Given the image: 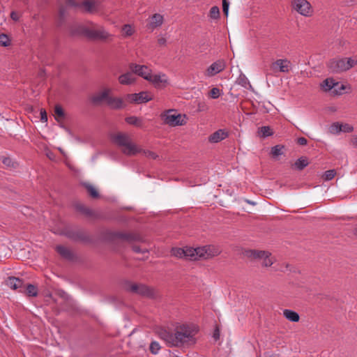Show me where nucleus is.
<instances>
[{"instance_id":"41","label":"nucleus","mask_w":357,"mask_h":357,"mask_svg":"<svg viewBox=\"0 0 357 357\" xmlns=\"http://www.w3.org/2000/svg\"><path fill=\"white\" fill-rule=\"evenodd\" d=\"M10 45V39L7 35L4 33L0 34V45L7 47Z\"/></svg>"},{"instance_id":"17","label":"nucleus","mask_w":357,"mask_h":357,"mask_svg":"<svg viewBox=\"0 0 357 357\" xmlns=\"http://www.w3.org/2000/svg\"><path fill=\"white\" fill-rule=\"evenodd\" d=\"M228 133L224 130L220 129L211 134L208 137V141L211 143H218L223 139H225L226 137H227Z\"/></svg>"},{"instance_id":"35","label":"nucleus","mask_w":357,"mask_h":357,"mask_svg":"<svg viewBox=\"0 0 357 357\" xmlns=\"http://www.w3.org/2000/svg\"><path fill=\"white\" fill-rule=\"evenodd\" d=\"M76 208L86 216L93 215V211L83 204H77Z\"/></svg>"},{"instance_id":"46","label":"nucleus","mask_w":357,"mask_h":357,"mask_svg":"<svg viewBox=\"0 0 357 357\" xmlns=\"http://www.w3.org/2000/svg\"><path fill=\"white\" fill-rule=\"evenodd\" d=\"M220 96V90L217 88V87H214L213 88L210 92H209V96L211 98H213V99H216L218 98L219 96Z\"/></svg>"},{"instance_id":"56","label":"nucleus","mask_w":357,"mask_h":357,"mask_svg":"<svg viewBox=\"0 0 357 357\" xmlns=\"http://www.w3.org/2000/svg\"><path fill=\"white\" fill-rule=\"evenodd\" d=\"M58 294L59 296H61V298H64V299H67L68 298V295L66 294V293L63 291H59L58 292Z\"/></svg>"},{"instance_id":"16","label":"nucleus","mask_w":357,"mask_h":357,"mask_svg":"<svg viewBox=\"0 0 357 357\" xmlns=\"http://www.w3.org/2000/svg\"><path fill=\"white\" fill-rule=\"evenodd\" d=\"M6 285L13 289H19L20 292L23 291L24 282L22 280L15 277H9L6 280Z\"/></svg>"},{"instance_id":"50","label":"nucleus","mask_w":357,"mask_h":357,"mask_svg":"<svg viewBox=\"0 0 357 357\" xmlns=\"http://www.w3.org/2000/svg\"><path fill=\"white\" fill-rule=\"evenodd\" d=\"M66 1H67V3L70 6H73V7H79L80 6V3L76 2L75 0H66Z\"/></svg>"},{"instance_id":"43","label":"nucleus","mask_w":357,"mask_h":357,"mask_svg":"<svg viewBox=\"0 0 357 357\" xmlns=\"http://www.w3.org/2000/svg\"><path fill=\"white\" fill-rule=\"evenodd\" d=\"M149 349L152 354H156L160 349V346L158 342L153 341L151 343Z\"/></svg>"},{"instance_id":"59","label":"nucleus","mask_w":357,"mask_h":357,"mask_svg":"<svg viewBox=\"0 0 357 357\" xmlns=\"http://www.w3.org/2000/svg\"><path fill=\"white\" fill-rule=\"evenodd\" d=\"M354 234L357 235V226L354 228Z\"/></svg>"},{"instance_id":"55","label":"nucleus","mask_w":357,"mask_h":357,"mask_svg":"<svg viewBox=\"0 0 357 357\" xmlns=\"http://www.w3.org/2000/svg\"><path fill=\"white\" fill-rule=\"evenodd\" d=\"M10 17L15 21H17L19 20L18 14L15 11L11 12Z\"/></svg>"},{"instance_id":"33","label":"nucleus","mask_w":357,"mask_h":357,"mask_svg":"<svg viewBox=\"0 0 357 357\" xmlns=\"http://www.w3.org/2000/svg\"><path fill=\"white\" fill-rule=\"evenodd\" d=\"M346 64L347 70L357 65V57H344Z\"/></svg>"},{"instance_id":"19","label":"nucleus","mask_w":357,"mask_h":357,"mask_svg":"<svg viewBox=\"0 0 357 357\" xmlns=\"http://www.w3.org/2000/svg\"><path fill=\"white\" fill-rule=\"evenodd\" d=\"M163 22V16L160 14L155 13L151 16V21L148 24V28L153 30L157 27L160 26L162 24Z\"/></svg>"},{"instance_id":"23","label":"nucleus","mask_w":357,"mask_h":357,"mask_svg":"<svg viewBox=\"0 0 357 357\" xmlns=\"http://www.w3.org/2000/svg\"><path fill=\"white\" fill-rule=\"evenodd\" d=\"M56 252L63 258L67 259H72L73 254L68 248L63 245H57L56 247Z\"/></svg>"},{"instance_id":"7","label":"nucleus","mask_w":357,"mask_h":357,"mask_svg":"<svg viewBox=\"0 0 357 357\" xmlns=\"http://www.w3.org/2000/svg\"><path fill=\"white\" fill-rule=\"evenodd\" d=\"M291 6L294 10L303 16L309 17L312 13V6L307 0H294Z\"/></svg>"},{"instance_id":"4","label":"nucleus","mask_w":357,"mask_h":357,"mask_svg":"<svg viewBox=\"0 0 357 357\" xmlns=\"http://www.w3.org/2000/svg\"><path fill=\"white\" fill-rule=\"evenodd\" d=\"M122 288L126 291L143 297L153 298L155 296V290L144 284H137L129 280H124L122 282Z\"/></svg>"},{"instance_id":"49","label":"nucleus","mask_w":357,"mask_h":357,"mask_svg":"<svg viewBox=\"0 0 357 357\" xmlns=\"http://www.w3.org/2000/svg\"><path fill=\"white\" fill-rule=\"evenodd\" d=\"M132 250L137 253H145V252H147V250L146 249H142L138 245H133L132 246Z\"/></svg>"},{"instance_id":"39","label":"nucleus","mask_w":357,"mask_h":357,"mask_svg":"<svg viewBox=\"0 0 357 357\" xmlns=\"http://www.w3.org/2000/svg\"><path fill=\"white\" fill-rule=\"evenodd\" d=\"M237 83L239 85H241L245 88H246L248 85H250V82H249L248 78L245 77V75H244L243 74H241L238 77V78L237 79Z\"/></svg>"},{"instance_id":"15","label":"nucleus","mask_w":357,"mask_h":357,"mask_svg":"<svg viewBox=\"0 0 357 357\" xmlns=\"http://www.w3.org/2000/svg\"><path fill=\"white\" fill-rule=\"evenodd\" d=\"M290 61L287 59H278L271 64V69L276 72L278 70L281 73H288L290 69Z\"/></svg>"},{"instance_id":"51","label":"nucleus","mask_w":357,"mask_h":357,"mask_svg":"<svg viewBox=\"0 0 357 357\" xmlns=\"http://www.w3.org/2000/svg\"><path fill=\"white\" fill-rule=\"evenodd\" d=\"M297 142L300 145L305 146L307 144V140L305 137H301L298 138Z\"/></svg>"},{"instance_id":"36","label":"nucleus","mask_w":357,"mask_h":357,"mask_svg":"<svg viewBox=\"0 0 357 357\" xmlns=\"http://www.w3.org/2000/svg\"><path fill=\"white\" fill-rule=\"evenodd\" d=\"M209 17L211 19L218 20L220 17V9L218 6H213L209 11Z\"/></svg>"},{"instance_id":"25","label":"nucleus","mask_w":357,"mask_h":357,"mask_svg":"<svg viewBox=\"0 0 357 357\" xmlns=\"http://www.w3.org/2000/svg\"><path fill=\"white\" fill-rule=\"evenodd\" d=\"M309 165L308 160L306 157L302 156L299 158L293 165L292 167L299 171L303 170Z\"/></svg>"},{"instance_id":"22","label":"nucleus","mask_w":357,"mask_h":357,"mask_svg":"<svg viewBox=\"0 0 357 357\" xmlns=\"http://www.w3.org/2000/svg\"><path fill=\"white\" fill-rule=\"evenodd\" d=\"M79 3V7H82L85 12L91 13L97 10V3L94 1L86 0Z\"/></svg>"},{"instance_id":"10","label":"nucleus","mask_w":357,"mask_h":357,"mask_svg":"<svg viewBox=\"0 0 357 357\" xmlns=\"http://www.w3.org/2000/svg\"><path fill=\"white\" fill-rule=\"evenodd\" d=\"M66 235L75 241H80L82 243H90L91 241V237L86 231L82 229L69 230L66 232Z\"/></svg>"},{"instance_id":"57","label":"nucleus","mask_w":357,"mask_h":357,"mask_svg":"<svg viewBox=\"0 0 357 357\" xmlns=\"http://www.w3.org/2000/svg\"><path fill=\"white\" fill-rule=\"evenodd\" d=\"M351 144L354 146H357V137H354L351 139Z\"/></svg>"},{"instance_id":"42","label":"nucleus","mask_w":357,"mask_h":357,"mask_svg":"<svg viewBox=\"0 0 357 357\" xmlns=\"http://www.w3.org/2000/svg\"><path fill=\"white\" fill-rule=\"evenodd\" d=\"M139 153H142L145 157L149 158L155 160L158 158V155L155 153H154L151 151H149V150H142L141 149V151Z\"/></svg>"},{"instance_id":"37","label":"nucleus","mask_w":357,"mask_h":357,"mask_svg":"<svg viewBox=\"0 0 357 357\" xmlns=\"http://www.w3.org/2000/svg\"><path fill=\"white\" fill-rule=\"evenodd\" d=\"M329 132L331 134H337L341 132L340 123H333L329 128Z\"/></svg>"},{"instance_id":"8","label":"nucleus","mask_w":357,"mask_h":357,"mask_svg":"<svg viewBox=\"0 0 357 357\" xmlns=\"http://www.w3.org/2000/svg\"><path fill=\"white\" fill-rule=\"evenodd\" d=\"M248 256L252 259H261L262 266L265 267L271 266L273 264V259L270 257V253L261 250H249L247 252Z\"/></svg>"},{"instance_id":"34","label":"nucleus","mask_w":357,"mask_h":357,"mask_svg":"<svg viewBox=\"0 0 357 357\" xmlns=\"http://www.w3.org/2000/svg\"><path fill=\"white\" fill-rule=\"evenodd\" d=\"M259 133L261 137H267L273 135V132L269 126H262L259 128Z\"/></svg>"},{"instance_id":"11","label":"nucleus","mask_w":357,"mask_h":357,"mask_svg":"<svg viewBox=\"0 0 357 357\" xmlns=\"http://www.w3.org/2000/svg\"><path fill=\"white\" fill-rule=\"evenodd\" d=\"M126 100L132 103H144L152 100V97L147 91H142L138 93H131L126 96Z\"/></svg>"},{"instance_id":"13","label":"nucleus","mask_w":357,"mask_h":357,"mask_svg":"<svg viewBox=\"0 0 357 357\" xmlns=\"http://www.w3.org/2000/svg\"><path fill=\"white\" fill-rule=\"evenodd\" d=\"M226 68V62L224 59H219L213 62L206 70L205 75L213 77L223 71Z\"/></svg>"},{"instance_id":"28","label":"nucleus","mask_w":357,"mask_h":357,"mask_svg":"<svg viewBox=\"0 0 357 357\" xmlns=\"http://www.w3.org/2000/svg\"><path fill=\"white\" fill-rule=\"evenodd\" d=\"M83 185L84 186V188L87 190V192L92 198L98 199L100 197L98 190L91 184L85 183L83 184Z\"/></svg>"},{"instance_id":"6","label":"nucleus","mask_w":357,"mask_h":357,"mask_svg":"<svg viewBox=\"0 0 357 357\" xmlns=\"http://www.w3.org/2000/svg\"><path fill=\"white\" fill-rule=\"evenodd\" d=\"M160 116L164 123L170 126H182L185 123L181 119V115L177 114L174 110H168L162 113Z\"/></svg>"},{"instance_id":"30","label":"nucleus","mask_w":357,"mask_h":357,"mask_svg":"<svg viewBox=\"0 0 357 357\" xmlns=\"http://www.w3.org/2000/svg\"><path fill=\"white\" fill-rule=\"evenodd\" d=\"M25 294L28 296L36 297L38 295V289L35 285L28 284L25 289Z\"/></svg>"},{"instance_id":"52","label":"nucleus","mask_w":357,"mask_h":357,"mask_svg":"<svg viewBox=\"0 0 357 357\" xmlns=\"http://www.w3.org/2000/svg\"><path fill=\"white\" fill-rule=\"evenodd\" d=\"M66 13V8L63 6H61L59 11V17L61 18H63L65 17Z\"/></svg>"},{"instance_id":"27","label":"nucleus","mask_w":357,"mask_h":357,"mask_svg":"<svg viewBox=\"0 0 357 357\" xmlns=\"http://www.w3.org/2000/svg\"><path fill=\"white\" fill-rule=\"evenodd\" d=\"M285 147L283 145L278 144L271 148V155L274 159H277L279 155L284 154Z\"/></svg>"},{"instance_id":"32","label":"nucleus","mask_w":357,"mask_h":357,"mask_svg":"<svg viewBox=\"0 0 357 357\" xmlns=\"http://www.w3.org/2000/svg\"><path fill=\"white\" fill-rule=\"evenodd\" d=\"M55 119L59 121L65 116L64 111L61 105H56L54 108Z\"/></svg>"},{"instance_id":"18","label":"nucleus","mask_w":357,"mask_h":357,"mask_svg":"<svg viewBox=\"0 0 357 357\" xmlns=\"http://www.w3.org/2000/svg\"><path fill=\"white\" fill-rule=\"evenodd\" d=\"M149 82H151L155 87H160L162 84H167V79L165 74L151 75Z\"/></svg>"},{"instance_id":"24","label":"nucleus","mask_w":357,"mask_h":357,"mask_svg":"<svg viewBox=\"0 0 357 357\" xmlns=\"http://www.w3.org/2000/svg\"><path fill=\"white\" fill-rule=\"evenodd\" d=\"M283 316L290 321L298 322L300 319L299 314L291 310L285 309L283 311Z\"/></svg>"},{"instance_id":"47","label":"nucleus","mask_w":357,"mask_h":357,"mask_svg":"<svg viewBox=\"0 0 357 357\" xmlns=\"http://www.w3.org/2000/svg\"><path fill=\"white\" fill-rule=\"evenodd\" d=\"M229 6V3L227 0H222V10L226 16L228 15Z\"/></svg>"},{"instance_id":"5","label":"nucleus","mask_w":357,"mask_h":357,"mask_svg":"<svg viewBox=\"0 0 357 357\" xmlns=\"http://www.w3.org/2000/svg\"><path fill=\"white\" fill-rule=\"evenodd\" d=\"M91 27L81 26L80 33L91 40H105L112 36L103 26L98 24L90 23Z\"/></svg>"},{"instance_id":"9","label":"nucleus","mask_w":357,"mask_h":357,"mask_svg":"<svg viewBox=\"0 0 357 357\" xmlns=\"http://www.w3.org/2000/svg\"><path fill=\"white\" fill-rule=\"evenodd\" d=\"M327 66L330 71L334 73H340L347 71L344 58H335L331 59L328 62Z\"/></svg>"},{"instance_id":"58","label":"nucleus","mask_w":357,"mask_h":357,"mask_svg":"<svg viewBox=\"0 0 357 357\" xmlns=\"http://www.w3.org/2000/svg\"><path fill=\"white\" fill-rule=\"evenodd\" d=\"M47 296H49L50 298H51L53 300V301H54V303H56V299H54V298L52 297V295L51 294H50Z\"/></svg>"},{"instance_id":"48","label":"nucleus","mask_w":357,"mask_h":357,"mask_svg":"<svg viewBox=\"0 0 357 357\" xmlns=\"http://www.w3.org/2000/svg\"><path fill=\"white\" fill-rule=\"evenodd\" d=\"M40 114V121L42 122H47V115L46 111L43 109H41Z\"/></svg>"},{"instance_id":"2","label":"nucleus","mask_w":357,"mask_h":357,"mask_svg":"<svg viewBox=\"0 0 357 357\" xmlns=\"http://www.w3.org/2000/svg\"><path fill=\"white\" fill-rule=\"evenodd\" d=\"M173 256L178 258H185L189 260L207 259L218 256L220 253L219 248L214 245H206L197 248L185 247L183 248H174L172 249Z\"/></svg>"},{"instance_id":"45","label":"nucleus","mask_w":357,"mask_h":357,"mask_svg":"<svg viewBox=\"0 0 357 357\" xmlns=\"http://www.w3.org/2000/svg\"><path fill=\"white\" fill-rule=\"evenodd\" d=\"M341 132H351L354 130V127L349 123H340Z\"/></svg>"},{"instance_id":"40","label":"nucleus","mask_w":357,"mask_h":357,"mask_svg":"<svg viewBox=\"0 0 357 357\" xmlns=\"http://www.w3.org/2000/svg\"><path fill=\"white\" fill-rule=\"evenodd\" d=\"M123 35L126 37L130 36L133 34L134 31L130 24H125L122 28Z\"/></svg>"},{"instance_id":"54","label":"nucleus","mask_w":357,"mask_h":357,"mask_svg":"<svg viewBox=\"0 0 357 357\" xmlns=\"http://www.w3.org/2000/svg\"><path fill=\"white\" fill-rule=\"evenodd\" d=\"M158 43L160 46H165L166 45L167 40L165 38L162 37L158 38Z\"/></svg>"},{"instance_id":"3","label":"nucleus","mask_w":357,"mask_h":357,"mask_svg":"<svg viewBox=\"0 0 357 357\" xmlns=\"http://www.w3.org/2000/svg\"><path fill=\"white\" fill-rule=\"evenodd\" d=\"M112 140L121 148L122 153L126 155H135L141 151L126 133L118 132L112 135Z\"/></svg>"},{"instance_id":"20","label":"nucleus","mask_w":357,"mask_h":357,"mask_svg":"<svg viewBox=\"0 0 357 357\" xmlns=\"http://www.w3.org/2000/svg\"><path fill=\"white\" fill-rule=\"evenodd\" d=\"M134 73L132 72H128L126 73H124L121 75H120L118 78L119 82L120 84L123 85H130L132 84L135 82V77L133 75Z\"/></svg>"},{"instance_id":"1","label":"nucleus","mask_w":357,"mask_h":357,"mask_svg":"<svg viewBox=\"0 0 357 357\" xmlns=\"http://www.w3.org/2000/svg\"><path fill=\"white\" fill-rule=\"evenodd\" d=\"M199 329L194 325L178 324L172 330L161 329L158 335L169 347H184L196 343Z\"/></svg>"},{"instance_id":"21","label":"nucleus","mask_w":357,"mask_h":357,"mask_svg":"<svg viewBox=\"0 0 357 357\" xmlns=\"http://www.w3.org/2000/svg\"><path fill=\"white\" fill-rule=\"evenodd\" d=\"M107 105L114 109H119L126 107V104L121 98H115L110 96L108 99Z\"/></svg>"},{"instance_id":"26","label":"nucleus","mask_w":357,"mask_h":357,"mask_svg":"<svg viewBox=\"0 0 357 357\" xmlns=\"http://www.w3.org/2000/svg\"><path fill=\"white\" fill-rule=\"evenodd\" d=\"M117 236L130 242L140 240V236L139 235L132 233H119L117 234Z\"/></svg>"},{"instance_id":"44","label":"nucleus","mask_w":357,"mask_h":357,"mask_svg":"<svg viewBox=\"0 0 357 357\" xmlns=\"http://www.w3.org/2000/svg\"><path fill=\"white\" fill-rule=\"evenodd\" d=\"M2 162L3 163V165H5L6 166H7L8 167L15 168L17 166V163L13 162L11 160V158H10L8 157L3 158L2 160Z\"/></svg>"},{"instance_id":"31","label":"nucleus","mask_w":357,"mask_h":357,"mask_svg":"<svg viewBox=\"0 0 357 357\" xmlns=\"http://www.w3.org/2000/svg\"><path fill=\"white\" fill-rule=\"evenodd\" d=\"M337 84L338 83H335L333 79H326L323 82L321 86L326 91H328L331 90L335 85Z\"/></svg>"},{"instance_id":"53","label":"nucleus","mask_w":357,"mask_h":357,"mask_svg":"<svg viewBox=\"0 0 357 357\" xmlns=\"http://www.w3.org/2000/svg\"><path fill=\"white\" fill-rule=\"evenodd\" d=\"M213 337L215 339V340H218L220 338V331L218 328H216L214 331Z\"/></svg>"},{"instance_id":"38","label":"nucleus","mask_w":357,"mask_h":357,"mask_svg":"<svg viewBox=\"0 0 357 357\" xmlns=\"http://www.w3.org/2000/svg\"><path fill=\"white\" fill-rule=\"evenodd\" d=\"M335 174L336 171L335 169L327 170L324 172L323 178L325 181H331L335 177Z\"/></svg>"},{"instance_id":"12","label":"nucleus","mask_w":357,"mask_h":357,"mask_svg":"<svg viewBox=\"0 0 357 357\" xmlns=\"http://www.w3.org/2000/svg\"><path fill=\"white\" fill-rule=\"evenodd\" d=\"M130 69L134 74L143 77L147 81L151 75V70L148 66L144 65L130 63Z\"/></svg>"},{"instance_id":"14","label":"nucleus","mask_w":357,"mask_h":357,"mask_svg":"<svg viewBox=\"0 0 357 357\" xmlns=\"http://www.w3.org/2000/svg\"><path fill=\"white\" fill-rule=\"evenodd\" d=\"M112 93V89L109 88L104 89L101 91H98L96 93L91 97V101L94 104H100L102 102H108V99L110 97V93Z\"/></svg>"},{"instance_id":"29","label":"nucleus","mask_w":357,"mask_h":357,"mask_svg":"<svg viewBox=\"0 0 357 357\" xmlns=\"http://www.w3.org/2000/svg\"><path fill=\"white\" fill-rule=\"evenodd\" d=\"M126 121L128 124L135 126L137 127H142V120L137 116H129L126 118Z\"/></svg>"}]
</instances>
